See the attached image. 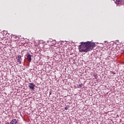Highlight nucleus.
I'll list each match as a JSON object with an SVG mask.
<instances>
[{"instance_id": "0eeeda50", "label": "nucleus", "mask_w": 124, "mask_h": 124, "mask_svg": "<svg viewBox=\"0 0 124 124\" xmlns=\"http://www.w3.org/2000/svg\"><path fill=\"white\" fill-rule=\"evenodd\" d=\"M78 86L80 87V88H82V87H83V84H79Z\"/></svg>"}, {"instance_id": "6e6552de", "label": "nucleus", "mask_w": 124, "mask_h": 124, "mask_svg": "<svg viewBox=\"0 0 124 124\" xmlns=\"http://www.w3.org/2000/svg\"><path fill=\"white\" fill-rule=\"evenodd\" d=\"M65 110H66V111H67V110H68V107H65Z\"/></svg>"}, {"instance_id": "39448f33", "label": "nucleus", "mask_w": 124, "mask_h": 124, "mask_svg": "<svg viewBox=\"0 0 124 124\" xmlns=\"http://www.w3.org/2000/svg\"><path fill=\"white\" fill-rule=\"evenodd\" d=\"M16 59L17 60V62H19V63L21 64V63L22 62V56H21V55L18 56Z\"/></svg>"}, {"instance_id": "7ed1b4c3", "label": "nucleus", "mask_w": 124, "mask_h": 124, "mask_svg": "<svg viewBox=\"0 0 124 124\" xmlns=\"http://www.w3.org/2000/svg\"><path fill=\"white\" fill-rule=\"evenodd\" d=\"M29 88L31 89V90H33L34 89V87H35V85L33 83H29Z\"/></svg>"}, {"instance_id": "9d476101", "label": "nucleus", "mask_w": 124, "mask_h": 124, "mask_svg": "<svg viewBox=\"0 0 124 124\" xmlns=\"http://www.w3.org/2000/svg\"><path fill=\"white\" fill-rule=\"evenodd\" d=\"M113 74H115V73H113Z\"/></svg>"}, {"instance_id": "1a4fd4ad", "label": "nucleus", "mask_w": 124, "mask_h": 124, "mask_svg": "<svg viewBox=\"0 0 124 124\" xmlns=\"http://www.w3.org/2000/svg\"><path fill=\"white\" fill-rule=\"evenodd\" d=\"M113 74H115V73H113Z\"/></svg>"}, {"instance_id": "f8f14e48", "label": "nucleus", "mask_w": 124, "mask_h": 124, "mask_svg": "<svg viewBox=\"0 0 124 124\" xmlns=\"http://www.w3.org/2000/svg\"><path fill=\"white\" fill-rule=\"evenodd\" d=\"M51 94V93H50V94Z\"/></svg>"}, {"instance_id": "20e7f679", "label": "nucleus", "mask_w": 124, "mask_h": 124, "mask_svg": "<svg viewBox=\"0 0 124 124\" xmlns=\"http://www.w3.org/2000/svg\"><path fill=\"white\" fill-rule=\"evenodd\" d=\"M10 124H18L17 119H13L12 121H11Z\"/></svg>"}, {"instance_id": "423d86ee", "label": "nucleus", "mask_w": 124, "mask_h": 124, "mask_svg": "<svg viewBox=\"0 0 124 124\" xmlns=\"http://www.w3.org/2000/svg\"><path fill=\"white\" fill-rule=\"evenodd\" d=\"M123 2V0H116L115 3L117 5H119V4H121Z\"/></svg>"}, {"instance_id": "f257e3e1", "label": "nucleus", "mask_w": 124, "mask_h": 124, "mask_svg": "<svg viewBox=\"0 0 124 124\" xmlns=\"http://www.w3.org/2000/svg\"><path fill=\"white\" fill-rule=\"evenodd\" d=\"M81 43L78 49L79 52L81 53H88V52L92 51L95 47V44L92 42H81Z\"/></svg>"}, {"instance_id": "f03ea898", "label": "nucleus", "mask_w": 124, "mask_h": 124, "mask_svg": "<svg viewBox=\"0 0 124 124\" xmlns=\"http://www.w3.org/2000/svg\"><path fill=\"white\" fill-rule=\"evenodd\" d=\"M27 59L28 60V62H31V57L32 56L31 55V53H29V52H27Z\"/></svg>"}, {"instance_id": "9b49d317", "label": "nucleus", "mask_w": 124, "mask_h": 124, "mask_svg": "<svg viewBox=\"0 0 124 124\" xmlns=\"http://www.w3.org/2000/svg\"><path fill=\"white\" fill-rule=\"evenodd\" d=\"M124 53V50L123 51Z\"/></svg>"}]
</instances>
